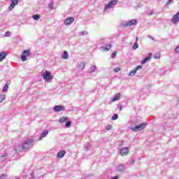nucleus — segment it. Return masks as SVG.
Masks as SVG:
<instances>
[{"instance_id": "f257e3e1", "label": "nucleus", "mask_w": 179, "mask_h": 179, "mask_svg": "<svg viewBox=\"0 0 179 179\" xmlns=\"http://www.w3.org/2000/svg\"><path fill=\"white\" fill-rule=\"evenodd\" d=\"M146 127H148V124L145 122V123H141L134 127H132L131 129L134 132H139V131H142V129H145Z\"/></svg>"}, {"instance_id": "f03ea898", "label": "nucleus", "mask_w": 179, "mask_h": 179, "mask_svg": "<svg viewBox=\"0 0 179 179\" xmlns=\"http://www.w3.org/2000/svg\"><path fill=\"white\" fill-rule=\"evenodd\" d=\"M34 142L33 139H28L24 143V145L22 146V150H26V149H29L31 143Z\"/></svg>"}, {"instance_id": "7ed1b4c3", "label": "nucleus", "mask_w": 179, "mask_h": 179, "mask_svg": "<svg viewBox=\"0 0 179 179\" xmlns=\"http://www.w3.org/2000/svg\"><path fill=\"white\" fill-rule=\"evenodd\" d=\"M42 78H43L44 80H51L54 79V76L51 75L50 71H45L43 74H42Z\"/></svg>"}, {"instance_id": "20e7f679", "label": "nucleus", "mask_w": 179, "mask_h": 179, "mask_svg": "<svg viewBox=\"0 0 179 179\" xmlns=\"http://www.w3.org/2000/svg\"><path fill=\"white\" fill-rule=\"evenodd\" d=\"M118 3V0H113L110 1L108 4L105 5L104 10H107V9H111L114 5H117Z\"/></svg>"}, {"instance_id": "39448f33", "label": "nucleus", "mask_w": 179, "mask_h": 179, "mask_svg": "<svg viewBox=\"0 0 179 179\" xmlns=\"http://www.w3.org/2000/svg\"><path fill=\"white\" fill-rule=\"evenodd\" d=\"M138 23V20H131L123 23V26L124 27H129L131 26H135Z\"/></svg>"}, {"instance_id": "423d86ee", "label": "nucleus", "mask_w": 179, "mask_h": 179, "mask_svg": "<svg viewBox=\"0 0 179 179\" xmlns=\"http://www.w3.org/2000/svg\"><path fill=\"white\" fill-rule=\"evenodd\" d=\"M29 55H30V50H24L21 55V59L22 61L24 62L27 59V57H29Z\"/></svg>"}, {"instance_id": "0eeeda50", "label": "nucleus", "mask_w": 179, "mask_h": 179, "mask_svg": "<svg viewBox=\"0 0 179 179\" xmlns=\"http://www.w3.org/2000/svg\"><path fill=\"white\" fill-rule=\"evenodd\" d=\"M75 22V18L73 17H69L64 20L65 26H69V24H72Z\"/></svg>"}, {"instance_id": "6e6552de", "label": "nucleus", "mask_w": 179, "mask_h": 179, "mask_svg": "<svg viewBox=\"0 0 179 179\" xmlns=\"http://www.w3.org/2000/svg\"><path fill=\"white\" fill-rule=\"evenodd\" d=\"M171 22H173V23L174 24H177V23H178V22H179V12L177 14L173 15V17L171 19Z\"/></svg>"}, {"instance_id": "1a4fd4ad", "label": "nucleus", "mask_w": 179, "mask_h": 179, "mask_svg": "<svg viewBox=\"0 0 179 179\" xmlns=\"http://www.w3.org/2000/svg\"><path fill=\"white\" fill-rule=\"evenodd\" d=\"M65 110V106H55L54 107V111H56L57 113H59V111H64Z\"/></svg>"}, {"instance_id": "9d476101", "label": "nucleus", "mask_w": 179, "mask_h": 179, "mask_svg": "<svg viewBox=\"0 0 179 179\" xmlns=\"http://www.w3.org/2000/svg\"><path fill=\"white\" fill-rule=\"evenodd\" d=\"M19 3V0H12L10 6H9L10 10H13V9Z\"/></svg>"}, {"instance_id": "9b49d317", "label": "nucleus", "mask_w": 179, "mask_h": 179, "mask_svg": "<svg viewBox=\"0 0 179 179\" xmlns=\"http://www.w3.org/2000/svg\"><path fill=\"white\" fill-rule=\"evenodd\" d=\"M128 153H129V150L128 149V148L125 147L123 148L121 150H120V155L122 156H127V155H128Z\"/></svg>"}, {"instance_id": "f8f14e48", "label": "nucleus", "mask_w": 179, "mask_h": 179, "mask_svg": "<svg viewBox=\"0 0 179 179\" xmlns=\"http://www.w3.org/2000/svg\"><path fill=\"white\" fill-rule=\"evenodd\" d=\"M6 55H8L6 52H0V62H2L6 58Z\"/></svg>"}, {"instance_id": "ddd939ff", "label": "nucleus", "mask_w": 179, "mask_h": 179, "mask_svg": "<svg viewBox=\"0 0 179 179\" xmlns=\"http://www.w3.org/2000/svg\"><path fill=\"white\" fill-rule=\"evenodd\" d=\"M65 155H66V151L61 150L58 152L57 156L58 159H62V157H64V156H65Z\"/></svg>"}, {"instance_id": "4468645a", "label": "nucleus", "mask_w": 179, "mask_h": 179, "mask_svg": "<svg viewBox=\"0 0 179 179\" xmlns=\"http://www.w3.org/2000/svg\"><path fill=\"white\" fill-rule=\"evenodd\" d=\"M152 58V53H149L148 57L141 61V64L143 65L147 61H149Z\"/></svg>"}, {"instance_id": "2eb2a0df", "label": "nucleus", "mask_w": 179, "mask_h": 179, "mask_svg": "<svg viewBox=\"0 0 179 179\" xmlns=\"http://www.w3.org/2000/svg\"><path fill=\"white\" fill-rule=\"evenodd\" d=\"M121 97V94L120 93H117L115 96L113 98L112 101H118Z\"/></svg>"}, {"instance_id": "dca6fc26", "label": "nucleus", "mask_w": 179, "mask_h": 179, "mask_svg": "<svg viewBox=\"0 0 179 179\" xmlns=\"http://www.w3.org/2000/svg\"><path fill=\"white\" fill-rule=\"evenodd\" d=\"M48 135V131L45 130L44 132L42 133L41 136L39 138V141H41L43 138H45Z\"/></svg>"}, {"instance_id": "f3484780", "label": "nucleus", "mask_w": 179, "mask_h": 179, "mask_svg": "<svg viewBox=\"0 0 179 179\" xmlns=\"http://www.w3.org/2000/svg\"><path fill=\"white\" fill-rule=\"evenodd\" d=\"M63 59H68L69 58V55H68V52L66 50H64L62 55Z\"/></svg>"}, {"instance_id": "a211bd4d", "label": "nucleus", "mask_w": 179, "mask_h": 179, "mask_svg": "<svg viewBox=\"0 0 179 179\" xmlns=\"http://www.w3.org/2000/svg\"><path fill=\"white\" fill-rule=\"evenodd\" d=\"M85 62H81L79 66H78V69L80 71H83L85 69Z\"/></svg>"}, {"instance_id": "6ab92c4d", "label": "nucleus", "mask_w": 179, "mask_h": 179, "mask_svg": "<svg viewBox=\"0 0 179 179\" xmlns=\"http://www.w3.org/2000/svg\"><path fill=\"white\" fill-rule=\"evenodd\" d=\"M137 72V70L136 69H134V70L131 71L129 73V76H134Z\"/></svg>"}, {"instance_id": "aec40b11", "label": "nucleus", "mask_w": 179, "mask_h": 179, "mask_svg": "<svg viewBox=\"0 0 179 179\" xmlns=\"http://www.w3.org/2000/svg\"><path fill=\"white\" fill-rule=\"evenodd\" d=\"M104 51H110L111 50V45H106L105 47H103Z\"/></svg>"}, {"instance_id": "412c9836", "label": "nucleus", "mask_w": 179, "mask_h": 179, "mask_svg": "<svg viewBox=\"0 0 179 179\" xmlns=\"http://www.w3.org/2000/svg\"><path fill=\"white\" fill-rule=\"evenodd\" d=\"M9 89V83L7 82L3 89V92H7V90Z\"/></svg>"}, {"instance_id": "4be33fe9", "label": "nucleus", "mask_w": 179, "mask_h": 179, "mask_svg": "<svg viewBox=\"0 0 179 179\" xmlns=\"http://www.w3.org/2000/svg\"><path fill=\"white\" fill-rule=\"evenodd\" d=\"M66 121H68V117H62L61 119H60V122L62 124L64 122H66Z\"/></svg>"}, {"instance_id": "5701e85b", "label": "nucleus", "mask_w": 179, "mask_h": 179, "mask_svg": "<svg viewBox=\"0 0 179 179\" xmlns=\"http://www.w3.org/2000/svg\"><path fill=\"white\" fill-rule=\"evenodd\" d=\"M34 20H38L40 19V15L38 14L34 15L32 16Z\"/></svg>"}, {"instance_id": "b1692460", "label": "nucleus", "mask_w": 179, "mask_h": 179, "mask_svg": "<svg viewBox=\"0 0 179 179\" xmlns=\"http://www.w3.org/2000/svg\"><path fill=\"white\" fill-rule=\"evenodd\" d=\"M111 120H113V121H115V120H118V115L117 114H115L112 116Z\"/></svg>"}, {"instance_id": "393cba45", "label": "nucleus", "mask_w": 179, "mask_h": 179, "mask_svg": "<svg viewBox=\"0 0 179 179\" xmlns=\"http://www.w3.org/2000/svg\"><path fill=\"white\" fill-rule=\"evenodd\" d=\"M96 71H97V67H96V66H93L92 67L91 73H93V72H96Z\"/></svg>"}, {"instance_id": "a878e982", "label": "nucleus", "mask_w": 179, "mask_h": 179, "mask_svg": "<svg viewBox=\"0 0 179 179\" xmlns=\"http://www.w3.org/2000/svg\"><path fill=\"white\" fill-rule=\"evenodd\" d=\"M71 125H72V122L71 121L66 122V128H69V127H71Z\"/></svg>"}, {"instance_id": "bb28decb", "label": "nucleus", "mask_w": 179, "mask_h": 179, "mask_svg": "<svg viewBox=\"0 0 179 179\" xmlns=\"http://www.w3.org/2000/svg\"><path fill=\"white\" fill-rule=\"evenodd\" d=\"M155 59H160V53H158L154 56Z\"/></svg>"}, {"instance_id": "cd10ccee", "label": "nucleus", "mask_w": 179, "mask_h": 179, "mask_svg": "<svg viewBox=\"0 0 179 179\" xmlns=\"http://www.w3.org/2000/svg\"><path fill=\"white\" fill-rule=\"evenodd\" d=\"M6 177H8L7 174H3L0 176V179H6Z\"/></svg>"}, {"instance_id": "c85d7f7f", "label": "nucleus", "mask_w": 179, "mask_h": 179, "mask_svg": "<svg viewBox=\"0 0 179 179\" xmlns=\"http://www.w3.org/2000/svg\"><path fill=\"white\" fill-rule=\"evenodd\" d=\"M138 47H139V45H138V44L136 43H134V45H133V49H134V50H136Z\"/></svg>"}, {"instance_id": "c756f323", "label": "nucleus", "mask_w": 179, "mask_h": 179, "mask_svg": "<svg viewBox=\"0 0 179 179\" xmlns=\"http://www.w3.org/2000/svg\"><path fill=\"white\" fill-rule=\"evenodd\" d=\"M115 72L117 73L118 72H120V71H121V68L120 67H116L115 69H114Z\"/></svg>"}, {"instance_id": "7c9ffc66", "label": "nucleus", "mask_w": 179, "mask_h": 179, "mask_svg": "<svg viewBox=\"0 0 179 179\" xmlns=\"http://www.w3.org/2000/svg\"><path fill=\"white\" fill-rule=\"evenodd\" d=\"M106 129L107 131H110V129H113V127L110 126V125H108V127H106Z\"/></svg>"}, {"instance_id": "2f4dec72", "label": "nucleus", "mask_w": 179, "mask_h": 179, "mask_svg": "<svg viewBox=\"0 0 179 179\" xmlns=\"http://www.w3.org/2000/svg\"><path fill=\"white\" fill-rule=\"evenodd\" d=\"M136 71H138V69H142V66L139 65V66H137L136 68H135Z\"/></svg>"}, {"instance_id": "473e14b6", "label": "nucleus", "mask_w": 179, "mask_h": 179, "mask_svg": "<svg viewBox=\"0 0 179 179\" xmlns=\"http://www.w3.org/2000/svg\"><path fill=\"white\" fill-rule=\"evenodd\" d=\"M117 57V52H114L112 55V58H115Z\"/></svg>"}, {"instance_id": "72a5a7b5", "label": "nucleus", "mask_w": 179, "mask_h": 179, "mask_svg": "<svg viewBox=\"0 0 179 179\" xmlns=\"http://www.w3.org/2000/svg\"><path fill=\"white\" fill-rule=\"evenodd\" d=\"M10 34L9 33V31H6V33H5V36H6V37H9V35H10Z\"/></svg>"}, {"instance_id": "f704fd0d", "label": "nucleus", "mask_w": 179, "mask_h": 179, "mask_svg": "<svg viewBox=\"0 0 179 179\" xmlns=\"http://www.w3.org/2000/svg\"><path fill=\"white\" fill-rule=\"evenodd\" d=\"M82 34H83V36H85V35L87 34V32H86V31H82Z\"/></svg>"}, {"instance_id": "c9c22d12", "label": "nucleus", "mask_w": 179, "mask_h": 179, "mask_svg": "<svg viewBox=\"0 0 179 179\" xmlns=\"http://www.w3.org/2000/svg\"><path fill=\"white\" fill-rule=\"evenodd\" d=\"M8 156V155L5 154L3 155H0V157H6Z\"/></svg>"}, {"instance_id": "e433bc0d", "label": "nucleus", "mask_w": 179, "mask_h": 179, "mask_svg": "<svg viewBox=\"0 0 179 179\" xmlns=\"http://www.w3.org/2000/svg\"><path fill=\"white\" fill-rule=\"evenodd\" d=\"M131 164H135V160H132V161L131 162Z\"/></svg>"}, {"instance_id": "4c0bfd02", "label": "nucleus", "mask_w": 179, "mask_h": 179, "mask_svg": "<svg viewBox=\"0 0 179 179\" xmlns=\"http://www.w3.org/2000/svg\"><path fill=\"white\" fill-rule=\"evenodd\" d=\"M155 13V12L152 10V11H151L150 13H149V15H153Z\"/></svg>"}, {"instance_id": "58836bf2", "label": "nucleus", "mask_w": 179, "mask_h": 179, "mask_svg": "<svg viewBox=\"0 0 179 179\" xmlns=\"http://www.w3.org/2000/svg\"><path fill=\"white\" fill-rule=\"evenodd\" d=\"M170 2H173V0H169V2L167 3H170Z\"/></svg>"}, {"instance_id": "ea45409f", "label": "nucleus", "mask_w": 179, "mask_h": 179, "mask_svg": "<svg viewBox=\"0 0 179 179\" xmlns=\"http://www.w3.org/2000/svg\"><path fill=\"white\" fill-rule=\"evenodd\" d=\"M121 110H122V106H120V110L121 111Z\"/></svg>"}, {"instance_id": "a19ab883", "label": "nucleus", "mask_w": 179, "mask_h": 179, "mask_svg": "<svg viewBox=\"0 0 179 179\" xmlns=\"http://www.w3.org/2000/svg\"><path fill=\"white\" fill-rule=\"evenodd\" d=\"M50 5H54V3L52 2V3H50Z\"/></svg>"}, {"instance_id": "79ce46f5", "label": "nucleus", "mask_w": 179, "mask_h": 179, "mask_svg": "<svg viewBox=\"0 0 179 179\" xmlns=\"http://www.w3.org/2000/svg\"><path fill=\"white\" fill-rule=\"evenodd\" d=\"M4 99H5V98H4V97H3V98H2V100H3Z\"/></svg>"}, {"instance_id": "37998d69", "label": "nucleus", "mask_w": 179, "mask_h": 179, "mask_svg": "<svg viewBox=\"0 0 179 179\" xmlns=\"http://www.w3.org/2000/svg\"><path fill=\"white\" fill-rule=\"evenodd\" d=\"M0 103H2V100H1V101H0Z\"/></svg>"}, {"instance_id": "c03bdc74", "label": "nucleus", "mask_w": 179, "mask_h": 179, "mask_svg": "<svg viewBox=\"0 0 179 179\" xmlns=\"http://www.w3.org/2000/svg\"><path fill=\"white\" fill-rule=\"evenodd\" d=\"M15 152H17V150L15 149Z\"/></svg>"}, {"instance_id": "a18cd8bd", "label": "nucleus", "mask_w": 179, "mask_h": 179, "mask_svg": "<svg viewBox=\"0 0 179 179\" xmlns=\"http://www.w3.org/2000/svg\"><path fill=\"white\" fill-rule=\"evenodd\" d=\"M0 99H1V96H0Z\"/></svg>"}]
</instances>
